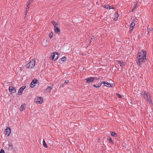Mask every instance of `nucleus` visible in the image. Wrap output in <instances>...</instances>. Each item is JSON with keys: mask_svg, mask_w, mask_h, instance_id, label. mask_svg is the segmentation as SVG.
Wrapping results in <instances>:
<instances>
[{"mask_svg": "<svg viewBox=\"0 0 153 153\" xmlns=\"http://www.w3.org/2000/svg\"><path fill=\"white\" fill-rule=\"evenodd\" d=\"M37 80L36 79H34L33 81L31 82L30 86L32 88H33L35 86V85L37 83Z\"/></svg>", "mask_w": 153, "mask_h": 153, "instance_id": "1a4fd4ad", "label": "nucleus"}, {"mask_svg": "<svg viewBox=\"0 0 153 153\" xmlns=\"http://www.w3.org/2000/svg\"><path fill=\"white\" fill-rule=\"evenodd\" d=\"M35 60L32 59L28 64L26 65V67L28 68L31 69L33 68L35 66Z\"/></svg>", "mask_w": 153, "mask_h": 153, "instance_id": "7ed1b4c3", "label": "nucleus"}, {"mask_svg": "<svg viewBox=\"0 0 153 153\" xmlns=\"http://www.w3.org/2000/svg\"><path fill=\"white\" fill-rule=\"evenodd\" d=\"M37 101L36 102L37 103L42 104L43 102L42 99V97H37Z\"/></svg>", "mask_w": 153, "mask_h": 153, "instance_id": "9b49d317", "label": "nucleus"}, {"mask_svg": "<svg viewBox=\"0 0 153 153\" xmlns=\"http://www.w3.org/2000/svg\"><path fill=\"white\" fill-rule=\"evenodd\" d=\"M135 9L134 8H133V9H132V12L134 11V10Z\"/></svg>", "mask_w": 153, "mask_h": 153, "instance_id": "58836bf2", "label": "nucleus"}, {"mask_svg": "<svg viewBox=\"0 0 153 153\" xmlns=\"http://www.w3.org/2000/svg\"><path fill=\"white\" fill-rule=\"evenodd\" d=\"M102 83V82H101V83H99L97 85H93V86L96 88H99L101 86V85Z\"/></svg>", "mask_w": 153, "mask_h": 153, "instance_id": "4be33fe9", "label": "nucleus"}, {"mask_svg": "<svg viewBox=\"0 0 153 153\" xmlns=\"http://www.w3.org/2000/svg\"><path fill=\"white\" fill-rule=\"evenodd\" d=\"M111 134L112 136H114L115 137H117V134L115 132H111Z\"/></svg>", "mask_w": 153, "mask_h": 153, "instance_id": "412c9836", "label": "nucleus"}, {"mask_svg": "<svg viewBox=\"0 0 153 153\" xmlns=\"http://www.w3.org/2000/svg\"><path fill=\"white\" fill-rule=\"evenodd\" d=\"M53 88L51 87H48L46 89V91L47 93H49L51 90Z\"/></svg>", "mask_w": 153, "mask_h": 153, "instance_id": "aec40b11", "label": "nucleus"}, {"mask_svg": "<svg viewBox=\"0 0 153 153\" xmlns=\"http://www.w3.org/2000/svg\"><path fill=\"white\" fill-rule=\"evenodd\" d=\"M68 82H69V80H67L64 82V83H65V84H67L68 83Z\"/></svg>", "mask_w": 153, "mask_h": 153, "instance_id": "72a5a7b5", "label": "nucleus"}, {"mask_svg": "<svg viewBox=\"0 0 153 153\" xmlns=\"http://www.w3.org/2000/svg\"><path fill=\"white\" fill-rule=\"evenodd\" d=\"M58 55H59L58 53L56 52L51 53V56L52 59L54 61L56 60L58 58Z\"/></svg>", "mask_w": 153, "mask_h": 153, "instance_id": "20e7f679", "label": "nucleus"}, {"mask_svg": "<svg viewBox=\"0 0 153 153\" xmlns=\"http://www.w3.org/2000/svg\"><path fill=\"white\" fill-rule=\"evenodd\" d=\"M102 83L104 84L107 87H112L114 85V84H111L110 83L106 81H102Z\"/></svg>", "mask_w": 153, "mask_h": 153, "instance_id": "0eeeda50", "label": "nucleus"}, {"mask_svg": "<svg viewBox=\"0 0 153 153\" xmlns=\"http://www.w3.org/2000/svg\"><path fill=\"white\" fill-rule=\"evenodd\" d=\"M94 36H92L91 37V40L90 42V43L92 42V40L93 39H94Z\"/></svg>", "mask_w": 153, "mask_h": 153, "instance_id": "2f4dec72", "label": "nucleus"}, {"mask_svg": "<svg viewBox=\"0 0 153 153\" xmlns=\"http://www.w3.org/2000/svg\"><path fill=\"white\" fill-rule=\"evenodd\" d=\"M120 69L121 70H122V67H121Z\"/></svg>", "mask_w": 153, "mask_h": 153, "instance_id": "ea45409f", "label": "nucleus"}, {"mask_svg": "<svg viewBox=\"0 0 153 153\" xmlns=\"http://www.w3.org/2000/svg\"><path fill=\"white\" fill-rule=\"evenodd\" d=\"M26 87L23 86L21 87L18 92V94L19 95H21L22 94V92L24 89Z\"/></svg>", "mask_w": 153, "mask_h": 153, "instance_id": "9d476101", "label": "nucleus"}, {"mask_svg": "<svg viewBox=\"0 0 153 153\" xmlns=\"http://www.w3.org/2000/svg\"><path fill=\"white\" fill-rule=\"evenodd\" d=\"M137 65L140 66L141 65L143 64L146 60V57H137Z\"/></svg>", "mask_w": 153, "mask_h": 153, "instance_id": "f03ea898", "label": "nucleus"}, {"mask_svg": "<svg viewBox=\"0 0 153 153\" xmlns=\"http://www.w3.org/2000/svg\"><path fill=\"white\" fill-rule=\"evenodd\" d=\"M97 77H91L85 79L86 80V82L88 83H92L94 80L97 79Z\"/></svg>", "mask_w": 153, "mask_h": 153, "instance_id": "39448f33", "label": "nucleus"}, {"mask_svg": "<svg viewBox=\"0 0 153 153\" xmlns=\"http://www.w3.org/2000/svg\"><path fill=\"white\" fill-rule=\"evenodd\" d=\"M120 63H121V62L120 61H117V63L116 64L117 65V67L119 68V67H120Z\"/></svg>", "mask_w": 153, "mask_h": 153, "instance_id": "b1692460", "label": "nucleus"}, {"mask_svg": "<svg viewBox=\"0 0 153 153\" xmlns=\"http://www.w3.org/2000/svg\"><path fill=\"white\" fill-rule=\"evenodd\" d=\"M141 94L143 97L146 100L150 105L152 104V100L150 94L144 91L141 93Z\"/></svg>", "mask_w": 153, "mask_h": 153, "instance_id": "f257e3e1", "label": "nucleus"}, {"mask_svg": "<svg viewBox=\"0 0 153 153\" xmlns=\"http://www.w3.org/2000/svg\"><path fill=\"white\" fill-rule=\"evenodd\" d=\"M110 6L108 5L104 6V7L107 9H114V8L112 7V8H110Z\"/></svg>", "mask_w": 153, "mask_h": 153, "instance_id": "a878e982", "label": "nucleus"}, {"mask_svg": "<svg viewBox=\"0 0 153 153\" xmlns=\"http://www.w3.org/2000/svg\"><path fill=\"white\" fill-rule=\"evenodd\" d=\"M9 90L10 92L12 91L13 93H15L16 91V89L15 88L11 86L9 87Z\"/></svg>", "mask_w": 153, "mask_h": 153, "instance_id": "ddd939ff", "label": "nucleus"}, {"mask_svg": "<svg viewBox=\"0 0 153 153\" xmlns=\"http://www.w3.org/2000/svg\"><path fill=\"white\" fill-rule=\"evenodd\" d=\"M0 153H5L4 150L3 149H1L0 152Z\"/></svg>", "mask_w": 153, "mask_h": 153, "instance_id": "f704fd0d", "label": "nucleus"}, {"mask_svg": "<svg viewBox=\"0 0 153 153\" xmlns=\"http://www.w3.org/2000/svg\"><path fill=\"white\" fill-rule=\"evenodd\" d=\"M53 33L52 32H51L49 33V36L50 39H51L53 37Z\"/></svg>", "mask_w": 153, "mask_h": 153, "instance_id": "cd10ccee", "label": "nucleus"}, {"mask_svg": "<svg viewBox=\"0 0 153 153\" xmlns=\"http://www.w3.org/2000/svg\"><path fill=\"white\" fill-rule=\"evenodd\" d=\"M114 16H115V17L114 18V20L115 21H116L117 20L118 18V14L116 12L114 13Z\"/></svg>", "mask_w": 153, "mask_h": 153, "instance_id": "6ab92c4d", "label": "nucleus"}, {"mask_svg": "<svg viewBox=\"0 0 153 153\" xmlns=\"http://www.w3.org/2000/svg\"><path fill=\"white\" fill-rule=\"evenodd\" d=\"M42 44L44 46H47L48 45L47 40L45 39H44L43 40L42 42Z\"/></svg>", "mask_w": 153, "mask_h": 153, "instance_id": "2eb2a0df", "label": "nucleus"}, {"mask_svg": "<svg viewBox=\"0 0 153 153\" xmlns=\"http://www.w3.org/2000/svg\"><path fill=\"white\" fill-rule=\"evenodd\" d=\"M64 83H62L60 86V87H62L64 86Z\"/></svg>", "mask_w": 153, "mask_h": 153, "instance_id": "4c0bfd02", "label": "nucleus"}, {"mask_svg": "<svg viewBox=\"0 0 153 153\" xmlns=\"http://www.w3.org/2000/svg\"><path fill=\"white\" fill-rule=\"evenodd\" d=\"M135 20H133L132 21V22L130 25V26L131 27V28L132 29V27L134 28V26H135Z\"/></svg>", "mask_w": 153, "mask_h": 153, "instance_id": "a211bd4d", "label": "nucleus"}, {"mask_svg": "<svg viewBox=\"0 0 153 153\" xmlns=\"http://www.w3.org/2000/svg\"><path fill=\"white\" fill-rule=\"evenodd\" d=\"M8 149L9 150H11L13 151L15 150L14 148L13 147V146L11 144L9 145Z\"/></svg>", "mask_w": 153, "mask_h": 153, "instance_id": "f3484780", "label": "nucleus"}, {"mask_svg": "<svg viewBox=\"0 0 153 153\" xmlns=\"http://www.w3.org/2000/svg\"><path fill=\"white\" fill-rule=\"evenodd\" d=\"M136 4L135 5H134V8L135 9L136 8H137V1H136Z\"/></svg>", "mask_w": 153, "mask_h": 153, "instance_id": "c9c22d12", "label": "nucleus"}, {"mask_svg": "<svg viewBox=\"0 0 153 153\" xmlns=\"http://www.w3.org/2000/svg\"><path fill=\"white\" fill-rule=\"evenodd\" d=\"M54 29L55 32L57 33L60 34V30L57 27L55 26L54 27Z\"/></svg>", "mask_w": 153, "mask_h": 153, "instance_id": "f8f14e48", "label": "nucleus"}, {"mask_svg": "<svg viewBox=\"0 0 153 153\" xmlns=\"http://www.w3.org/2000/svg\"><path fill=\"white\" fill-rule=\"evenodd\" d=\"M107 139L109 141L110 143H113V140L111 139V138H110V137L109 136L108 137V138Z\"/></svg>", "mask_w": 153, "mask_h": 153, "instance_id": "393cba45", "label": "nucleus"}, {"mask_svg": "<svg viewBox=\"0 0 153 153\" xmlns=\"http://www.w3.org/2000/svg\"><path fill=\"white\" fill-rule=\"evenodd\" d=\"M148 33H150V32H151L152 30H153V29L152 28H148Z\"/></svg>", "mask_w": 153, "mask_h": 153, "instance_id": "7c9ffc66", "label": "nucleus"}, {"mask_svg": "<svg viewBox=\"0 0 153 153\" xmlns=\"http://www.w3.org/2000/svg\"><path fill=\"white\" fill-rule=\"evenodd\" d=\"M125 65V62H121L120 63V67H122L123 66H124Z\"/></svg>", "mask_w": 153, "mask_h": 153, "instance_id": "c756f323", "label": "nucleus"}, {"mask_svg": "<svg viewBox=\"0 0 153 153\" xmlns=\"http://www.w3.org/2000/svg\"><path fill=\"white\" fill-rule=\"evenodd\" d=\"M66 57H62V58H61V60L62 61H65L66 60Z\"/></svg>", "mask_w": 153, "mask_h": 153, "instance_id": "c85d7f7f", "label": "nucleus"}, {"mask_svg": "<svg viewBox=\"0 0 153 153\" xmlns=\"http://www.w3.org/2000/svg\"><path fill=\"white\" fill-rule=\"evenodd\" d=\"M26 106V105L25 104H23L21 105L20 108V111H24V109L25 108V107Z\"/></svg>", "mask_w": 153, "mask_h": 153, "instance_id": "dca6fc26", "label": "nucleus"}, {"mask_svg": "<svg viewBox=\"0 0 153 153\" xmlns=\"http://www.w3.org/2000/svg\"><path fill=\"white\" fill-rule=\"evenodd\" d=\"M51 22L52 24L54 26H56L58 25V24L56 23L54 21H52Z\"/></svg>", "mask_w": 153, "mask_h": 153, "instance_id": "bb28decb", "label": "nucleus"}, {"mask_svg": "<svg viewBox=\"0 0 153 153\" xmlns=\"http://www.w3.org/2000/svg\"><path fill=\"white\" fill-rule=\"evenodd\" d=\"M146 53L145 51H142L140 52H139L137 54V57H146Z\"/></svg>", "mask_w": 153, "mask_h": 153, "instance_id": "423d86ee", "label": "nucleus"}, {"mask_svg": "<svg viewBox=\"0 0 153 153\" xmlns=\"http://www.w3.org/2000/svg\"><path fill=\"white\" fill-rule=\"evenodd\" d=\"M43 145L44 147L46 148L48 147V146L44 140H43Z\"/></svg>", "mask_w": 153, "mask_h": 153, "instance_id": "5701e85b", "label": "nucleus"}, {"mask_svg": "<svg viewBox=\"0 0 153 153\" xmlns=\"http://www.w3.org/2000/svg\"><path fill=\"white\" fill-rule=\"evenodd\" d=\"M110 8H111V6H110Z\"/></svg>", "mask_w": 153, "mask_h": 153, "instance_id": "a19ab883", "label": "nucleus"}, {"mask_svg": "<svg viewBox=\"0 0 153 153\" xmlns=\"http://www.w3.org/2000/svg\"><path fill=\"white\" fill-rule=\"evenodd\" d=\"M33 0H29L28 1V3H27V6L26 7V13L25 14V15H26V13L28 12V11L29 9V5L31 3H32V2L33 1Z\"/></svg>", "mask_w": 153, "mask_h": 153, "instance_id": "6e6552de", "label": "nucleus"}, {"mask_svg": "<svg viewBox=\"0 0 153 153\" xmlns=\"http://www.w3.org/2000/svg\"><path fill=\"white\" fill-rule=\"evenodd\" d=\"M133 28H133V27H132V29L131 28V27H130V30H129V31L130 33H131V32L132 31Z\"/></svg>", "mask_w": 153, "mask_h": 153, "instance_id": "473e14b6", "label": "nucleus"}, {"mask_svg": "<svg viewBox=\"0 0 153 153\" xmlns=\"http://www.w3.org/2000/svg\"><path fill=\"white\" fill-rule=\"evenodd\" d=\"M6 132L7 133L6 134H7V136H9L11 133V130L10 128H7L6 130Z\"/></svg>", "mask_w": 153, "mask_h": 153, "instance_id": "4468645a", "label": "nucleus"}, {"mask_svg": "<svg viewBox=\"0 0 153 153\" xmlns=\"http://www.w3.org/2000/svg\"><path fill=\"white\" fill-rule=\"evenodd\" d=\"M116 94L119 98H122L120 94Z\"/></svg>", "mask_w": 153, "mask_h": 153, "instance_id": "e433bc0d", "label": "nucleus"}]
</instances>
